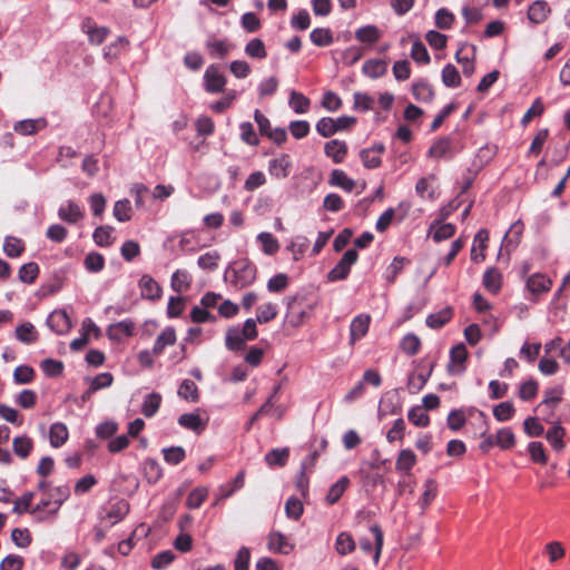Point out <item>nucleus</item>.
Segmentation results:
<instances>
[{
  "label": "nucleus",
  "instance_id": "nucleus-1",
  "mask_svg": "<svg viewBox=\"0 0 570 570\" xmlns=\"http://www.w3.org/2000/svg\"><path fill=\"white\" fill-rule=\"evenodd\" d=\"M225 279L237 289L252 285L256 279V267L248 262L236 263L225 273Z\"/></svg>",
  "mask_w": 570,
  "mask_h": 570
},
{
  "label": "nucleus",
  "instance_id": "nucleus-2",
  "mask_svg": "<svg viewBox=\"0 0 570 570\" xmlns=\"http://www.w3.org/2000/svg\"><path fill=\"white\" fill-rule=\"evenodd\" d=\"M356 122L354 117L342 116L337 119L323 117L316 124V131L323 137H331L338 131L351 128Z\"/></svg>",
  "mask_w": 570,
  "mask_h": 570
},
{
  "label": "nucleus",
  "instance_id": "nucleus-3",
  "mask_svg": "<svg viewBox=\"0 0 570 570\" xmlns=\"http://www.w3.org/2000/svg\"><path fill=\"white\" fill-rule=\"evenodd\" d=\"M358 254L355 249H347L340 262L328 272L327 279L336 282L345 279L351 271V266L356 263Z\"/></svg>",
  "mask_w": 570,
  "mask_h": 570
},
{
  "label": "nucleus",
  "instance_id": "nucleus-4",
  "mask_svg": "<svg viewBox=\"0 0 570 570\" xmlns=\"http://www.w3.org/2000/svg\"><path fill=\"white\" fill-rule=\"evenodd\" d=\"M47 325L56 334L63 335L70 331L71 321L65 309H56L48 316Z\"/></svg>",
  "mask_w": 570,
  "mask_h": 570
},
{
  "label": "nucleus",
  "instance_id": "nucleus-5",
  "mask_svg": "<svg viewBox=\"0 0 570 570\" xmlns=\"http://www.w3.org/2000/svg\"><path fill=\"white\" fill-rule=\"evenodd\" d=\"M205 88L208 92L216 94L224 90L226 78L219 72L218 67L210 65L204 73Z\"/></svg>",
  "mask_w": 570,
  "mask_h": 570
},
{
  "label": "nucleus",
  "instance_id": "nucleus-6",
  "mask_svg": "<svg viewBox=\"0 0 570 570\" xmlns=\"http://www.w3.org/2000/svg\"><path fill=\"white\" fill-rule=\"evenodd\" d=\"M468 357V351L464 344L460 343L453 346L450 351V363L448 371L452 374H461L464 372V363Z\"/></svg>",
  "mask_w": 570,
  "mask_h": 570
},
{
  "label": "nucleus",
  "instance_id": "nucleus-7",
  "mask_svg": "<svg viewBox=\"0 0 570 570\" xmlns=\"http://www.w3.org/2000/svg\"><path fill=\"white\" fill-rule=\"evenodd\" d=\"M267 548L275 553L288 554L293 551L294 544L279 531H272L268 534Z\"/></svg>",
  "mask_w": 570,
  "mask_h": 570
},
{
  "label": "nucleus",
  "instance_id": "nucleus-8",
  "mask_svg": "<svg viewBox=\"0 0 570 570\" xmlns=\"http://www.w3.org/2000/svg\"><path fill=\"white\" fill-rule=\"evenodd\" d=\"M139 287L142 298L157 301L161 296V287L150 275L145 274L141 276Z\"/></svg>",
  "mask_w": 570,
  "mask_h": 570
},
{
  "label": "nucleus",
  "instance_id": "nucleus-9",
  "mask_svg": "<svg viewBox=\"0 0 570 570\" xmlns=\"http://www.w3.org/2000/svg\"><path fill=\"white\" fill-rule=\"evenodd\" d=\"M324 154L331 158L333 163L341 164L347 155V145L345 141L332 139L324 146Z\"/></svg>",
  "mask_w": 570,
  "mask_h": 570
},
{
  "label": "nucleus",
  "instance_id": "nucleus-10",
  "mask_svg": "<svg viewBox=\"0 0 570 570\" xmlns=\"http://www.w3.org/2000/svg\"><path fill=\"white\" fill-rule=\"evenodd\" d=\"M134 322L129 320L120 321L118 323L109 325L107 328V335L112 341H121L125 337H129L134 334Z\"/></svg>",
  "mask_w": 570,
  "mask_h": 570
},
{
  "label": "nucleus",
  "instance_id": "nucleus-11",
  "mask_svg": "<svg viewBox=\"0 0 570 570\" xmlns=\"http://www.w3.org/2000/svg\"><path fill=\"white\" fill-rule=\"evenodd\" d=\"M58 216L61 220L68 224H76L82 219L83 213L73 200H68L58 209Z\"/></svg>",
  "mask_w": 570,
  "mask_h": 570
},
{
  "label": "nucleus",
  "instance_id": "nucleus-12",
  "mask_svg": "<svg viewBox=\"0 0 570 570\" xmlns=\"http://www.w3.org/2000/svg\"><path fill=\"white\" fill-rule=\"evenodd\" d=\"M551 9L546 1H534L528 10V19L534 24L544 22L550 13Z\"/></svg>",
  "mask_w": 570,
  "mask_h": 570
},
{
  "label": "nucleus",
  "instance_id": "nucleus-13",
  "mask_svg": "<svg viewBox=\"0 0 570 570\" xmlns=\"http://www.w3.org/2000/svg\"><path fill=\"white\" fill-rule=\"evenodd\" d=\"M371 317L370 315L362 314L353 318L351 325H350V332H351V344H354L355 341L363 337L370 327Z\"/></svg>",
  "mask_w": 570,
  "mask_h": 570
},
{
  "label": "nucleus",
  "instance_id": "nucleus-14",
  "mask_svg": "<svg viewBox=\"0 0 570 570\" xmlns=\"http://www.w3.org/2000/svg\"><path fill=\"white\" fill-rule=\"evenodd\" d=\"M291 160L288 155H281L269 161L268 171L273 177L285 178L289 174Z\"/></svg>",
  "mask_w": 570,
  "mask_h": 570
},
{
  "label": "nucleus",
  "instance_id": "nucleus-15",
  "mask_svg": "<svg viewBox=\"0 0 570 570\" xmlns=\"http://www.w3.org/2000/svg\"><path fill=\"white\" fill-rule=\"evenodd\" d=\"M82 28L92 45H101L109 35V29L107 27H98L90 19H87L83 22Z\"/></svg>",
  "mask_w": 570,
  "mask_h": 570
},
{
  "label": "nucleus",
  "instance_id": "nucleus-16",
  "mask_svg": "<svg viewBox=\"0 0 570 570\" xmlns=\"http://www.w3.org/2000/svg\"><path fill=\"white\" fill-rule=\"evenodd\" d=\"M489 240V232L487 229H480L474 236L473 246L471 249V259L474 262H482L485 258L484 248Z\"/></svg>",
  "mask_w": 570,
  "mask_h": 570
},
{
  "label": "nucleus",
  "instance_id": "nucleus-17",
  "mask_svg": "<svg viewBox=\"0 0 570 570\" xmlns=\"http://www.w3.org/2000/svg\"><path fill=\"white\" fill-rule=\"evenodd\" d=\"M176 342V333L173 327L165 328L156 338L153 346V354L160 355L166 346L174 345Z\"/></svg>",
  "mask_w": 570,
  "mask_h": 570
},
{
  "label": "nucleus",
  "instance_id": "nucleus-18",
  "mask_svg": "<svg viewBox=\"0 0 570 570\" xmlns=\"http://www.w3.org/2000/svg\"><path fill=\"white\" fill-rule=\"evenodd\" d=\"M551 287V281L543 274L537 273L527 279V288L532 294H541L548 292Z\"/></svg>",
  "mask_w": 570,
  "mask_h": 570
},
{
  "label": "nucleus",
  "instance_id": "nucleus-19",
  "mask_svg": "<svg viewBox=\"0 0 570 570\" xmlns=\"http://www.w3.org/2000/svg\"><path fill=\"white\" fill-rule=\"evenodd\" d=\"M382 32L374 24L364 26L355 31V38L363 43L373 45L380 40Z\"/></svg>",
  "mask_w": 570,
  "mask_h": 570
},
{
  "label": "nucleus",
  "instance_id": "nucleus-20",
  "mask_svg": "<svg viewBox=\"0 0 570 570\" xmlns=\"http://www.w3.org/2000/svg\"><path fill=\"white\" fill-rule=\"evenodd\" d=\"M245 482V472L239 471L235 479L227 484L219 487L216 501H222L229 498L236 490L242 489Z\"/></svg>",
  "mask_w": 570,
  "mask_h": 570
},
{
  "label": "nucleus",
  "instance_id": "nucleus-21",
  "mask_svg": "<svg viewBox=\"0 0 570 570\" xmlns=\"http://www.w3.org/2000/svg\"><path fill=\"white\" fill-rule=\"evenodd\" d=\"M191 285V276L187 271L177 269L173 276L170 286L176 293H183L189 289Z\"/></svg>",
  "mask_w": 570,
  "mask_h": 570
},
{
  "label": "nucleus",
  "instance_id": "nucleus-22",
  "mask_svg": "<svg viewBox=\"0 0 570 570\" xmlns=\"http://www.w3.org/2000/svg\"><path fill=\"white\" fill-rule=\"evenodd\" d=\"M430 233H432L435 242H442L451 238L455 233V226L450 223L438 222L430 226Z\"/></svg>",
  "mask_w": 570,
  "mask_h": 570
},
{
  "label": "nucleus",
  "instance_id": "nucleus-23",
  "mask_svg": "<svg viewBox=\"0 0 570 570\" xmlns=\"http://www.w3.org/2000/svg\"><path fill=\"white\" fill-rule=\"evenodd\" d=\"M433 371V364L429 367L426 372H415L409 375L407 380V389L412 393H416L424 387L426 382L429 381L431 373Z\"/></svg>",
  "mask_w": 570,
  "mask_h": 570
},
{
  "label": "nucleus",
  "instance_id": "nucleus-24",
  "mask_svg": "<svg viewBox=\"0 0 570 570\" xmlns=\"http://www.w3.org/2000/svg\"><path fill=\"white\" fill-rule=\"evenodd\" d=\"M68 429L63 423L57 422L50 426L49 439L53 448L61 446L68 440Z\"/></svg>",
  "mask_w": 570,
  "mask_h": 570
},
{
  "label": "nucleus",
  "instance_id": "nucleus-25",
  "mask_svg": "<svg viewBox=\"0 0 570 570\" xmlns=\"http://www.w3.org/2000/svg\"><path fill=\"white\" fill-rule=\"evenodd\" d=\"M564 435L566 430L560 424H556L547 431L546 439L557 452H561L564 449Z\"/></svg>",
  "mask_w": 570,
  "mask_h": 570
},
{
  "label": "nucleus",
  "instance_id": "nucleus-26",
  "mask_svg": "<svg viewBox=\"0 0 570 570\" xmlns=\"http://www.w3.org/2000/svg\"><path fill=\"white\" fill-rule=\"evenodd\" d=\"M387 63L380 59H370L363 65V72L370 78H379L386 73Z\"/></svg>",
  "mask_w": 570,
  "mask_h": 570
},
{
  "label": "nucleus",
  "instance_id": "nucleus-27",
  "mask_svg": "<svg viewBox=\"0 0 570 570\" xmlns=\"http://www.w3.org/2000/svg\"><path fill=\"white\" fill-rule=\"evenodd\" d=\"M415 453L410 449H405L400 451L395 462V469L400 472L409 473L411 469L415 465Z\"/></svg>",
  "mask_w": 570,
  "mask_h": 570
},
{
  "label": "nucleus",
  "instance_id": "nucleus-28",
  "mask_svg": "<svg viewBox=\"0 0 570 570\" xmlns=\"http://www.w3.org/2000/svg\"><path fill=\"white\" fill-rule=\"evenodd\" d=\"M246 338L242 335L239 327H229L226 332L225 344L230 351H238L245 347Z\"/></svg>",
  "mask_w": 570,
  "mask_h": 570
},
{
  "label": "nucleus",
  "instance_id": "nucleus-29",
  "mask_svg": "<svg viewBox=\"0 0 570 570\" xmlns=\"http://www.w3.org/2000/svg\"><path fill=\"white\" fill-rule=\"evenodd\" d=\"M179 425L194 432H200L205 429L206 424L197 413H185L178 419Z\"/></svg>",
  "mask_w": 570,
  "mask_h": 570
},
{
  "label": "nucleus",
  "instance_id": "nucleus-30",
  "mask_svg": "<svg viewBox=\"0 0 570 570\" xmlns=\"http://www.w3.org/2000/svg\"><path fill=\"white\" fill-rule=\"evenodd\" d=\"M502 275L497 268H489L483 275V286L491 293H498L501 288Z\"/></svg>",
  "mask_w": 570,
  "mask_h": 570
},
{
  "label": "nucleus",
  "instance_id": "nucleus-31",
  "mask_svg": "<svg viewBox=\"0 0 570 570\" xmlns=\"http://www.w3.org/2000/svg\"><path fill=\"white\" fill-rule=\"evenodd\" d=\"M160 404H161V395L156 392L149 393L142 402L141 413L146 417H151L157 413V411L160 407Z\"/></svg>",
  "mask_w": 570,
  "mask_h": 570
},
{
  "label": "nucleus",
  "instance_id": "nucleus-32",
  "mask_svg": "<svg viewBox=\"0 0 570 570\" xmlns=\"http://www.w3.org/2000/svg\"><path fill=\"white\" fill-rule=\"evenodd\" d=\"M348 485H350V479L346 475L342 476L336 483H334L330 488L327 495H326L327 503L328 504L336 503L341 499L343 493L346 491Z\"/></svg>",
  "mask_w": 570,
  "mask_h": 570
},
{
  "label": "nucleus",
  "instance_id": "nucleus-33",
  "mask_svg": "<svg viewBox=\"0 0 570 570\" xmlns=\"http://www.w3.org/2000/svg\"><path fill=\"white\" fill-rule=\"evenodd\" d=\"M12 449L18 456L26 459L33 449V442L27 435L16 436L12 441Z\"/></svg>",
  "mask_w": 570,
  "mask_h": 570
},
{
  "label": "nucleus",
  "instance_id": "nucleus-34",
  "mask_svg": "<svg viewBox=\"0 0 570 570\" xmlns=\"http://www.w3.org/2000/svg\"><path fill=\"white\" fill-rule=\"evenodd\" d=\"M330 184L333 186L341 187L346 191H352L355 187V181L348 178L347 175L341 169L332 170Z\"/></svg>",
  "mask_w": 570,
  "mask_h": 570
},
{
  "label": "nucleus",
  "instance_id": "nucleus-35",
  "mask_svg": "<svg viewBox=\"0 0 570 570\" xmlns=\"http://www.w3.org/2000/svg\"><path fill=\"white\" fill-rule=\"evenodd\" d=\"M16 337L22 343L31 344L38 340V334L35 326L26 322L16 328Z\"/></svg>",
  "mask_w": 570,
  "mask_h": 570
},
{
  "label": "nucleus",
  "instance_id": "nucleus-36",
  "mask_svg": "<svg viewBox=\"0 0 570 570\" xmlns=\"http://www.w3.org/2000/svg\"><path fill=\"white\" fill-rule=\"evenodd\" d=\"M46 121L43 119H26L18 121L14 125V131L20 135H32L36 134L40 127H43Z\"/></svg>",
  "mask_w": 570,
  "mask_h": 570
},
{
  "label": "nucleus",
  "instance_id": "nucleus-37",
  "mask_svg": "<svg viewBox=\"0 0 570 570\" xmlns=\"http://www.w3.org/2000/svg\"><path fill=\"white\" fill-rule=\"evenodd\" d=\"M412 94L416 100L422 102H430L434 98L432 87L425 81L413 83Z\"/></svg>",
  "mask_w": 570,
  "mask_h": 570
},
{
  "label": "nucleus",
  "instance_id": "nucleus-38",
  "mask_svg": "<svg viewBox=\"0 0 570 570\" xmlns=\"http://www.w3.org/2000/svg\"><path fill=\"white\" fill-rule=\"evenodd\" d=\"M289 458L288 448L273 449L265 455V461L268 465L284 466Z\"/></svg>",
  "mask_w": 570,
  "mask_h": 570
},
{
  "label": "nucleus",
  "instance_id": "nucleus-39",
  "mask_svg": "<svg viewBox=\"0 0 570 570\" xmlns=\"http://www.w3.org/2000/svg\"><path fill=\"white\" fill-rule=\"evenodd\" d=\"M128 45L129 41L126 37H118L114 42L104 49V57L108 60H114L119 57L120 52L125 50Z\"/></svg>",
  "mask_w": 570,
  "mask_h": 570
},
{
  "label": "nucleus",
  "instance_id": "nucleus-40",
  "mask_svg": "<svg viewBox=\"0 0 570 570\" xmlns=\"http://www.w3.org/2000/svg\"><path fill=\"white\" fill-rule=\"evenodd\" d=\"M335 549L342 556L353 552L355 549L353 537L347 532H341L336 538Z\"/></svg>",
  "mask_w": 570,
  "mask_h": 570
},
{
  "label": "nucleus",
  "instance_id": "nucleus-41",
  "mask_svg": "<svg viewBox=\"0 0 570 570\" xmlns=\"http://www.w3.org/2000/svg\"><path fill=\"white\" fill-rule=\"evenodd\" d=\"M442 82L449 88H456L461 85V77L455 66L448 63L443 68Z\"/></svg>",
  "mask_w": 570,
  "mask_h": 570
},
{
  "label": "nucleus",
  "instance_id": "nucleus-42",
  "mask_svg": "<svg viewBox=\"0 0 570 570\" xmlns=\"http://www.w3.org/2000/svg\"><path fill=\"white\" fill-rule=\"evenodd\" d=\"M311 41L318 47H327L333 43V35L327 28H316L309 35Z\"/></svg>",
  "mask_w": 570,
  "mask_h": 570
},
{
  "label": "nucleus",
  "instance_id": "nucleus-43",
  "mask_svg": "<svg viewBox=\"0 0 570 570\" xmlns=\"http://www.w3.org/2000/svg\"><path fill=\"white\" fill-rule=\"evenodd\" d=\"M178 395L187 401L197 402L199 393L196 383L191 380H184L178 389Z\"/></svg>",
  "mask_w": 570,
  "mask_h": 570
},
{
  "label": "nucleus",
  "instance_id": "nucleus-44",
  "mask_svg": "<svg viewBox=\"0 0 570 570\" xmlns=\"http://www.w3.org/2000/svg\"><path fill=\"white\" fill-rule=\"evenodd\" d=\"M112 214L118 222H128L131 218L132 209L128 199L117 200Z\"/></svg>",
  "mask_w": 570,
  "mask_h": 570
},
{
  "label": "nucleus",
  "instance_id": "nucleus-45",
  "mask_svg": "<svg viewBox=\"0 0 570 570\" xmlns=\"http://www.w3.org/2000/svg\"><path fill=\"white\" fill-rule=\"evenodd\" d=\"M3 250L9 257H18L24 250V244L20 238L8 236L3 243Z\"/></svg>",
  "mask_w": 570,
  "mask_h": 570
},
{
  "label": "nucleus",
  "instance_id": "nucleus-46",
  "mask_svg": "<svg viewBox=\"0 0 570 570\" xmlns=\"http://www.w3.org/2000/svg\"><path fill=\"white\" fill-rule=\"evenodd\" d=\"M495 443L502 450H509L515 444L514 433L510 428L500 429L495 435Z\"/></svg>",
  "mask_w": 570,
  "mask_h": 570
},
{
  "label": "nucleus",
  "instance_id": "nucleus-47",
  "mask_svg": "<svg viewBox=\"0 0 570 570\" xmlns=\"http://www.w3.org/2000/svg\"><path fill=\"white\" fill-rule=\"evenodd\" d=\"M245 53L250 58L256 59H264L267 56V51L265 48L264 42L258 39L254 38L252 39L246 46H245Z\"/></svg>",
  "mask_w": 570,
  "mask_h": 570
},
{
  "label": "nucleus",
  "instance_id": "nucleus-48",
  "mask_svg": "<svg viewBox=\"0 0 570 570\" xmlns=\"http://www.w3.org/2000/svg\"><path fill=\"white\" fill-rule=\"evenodd\" d=\"M451 308H444L438 313L430 314L426 317V325L431 328H440L451 320Z\"/></svg>",
  "mask_w": 570,
  "mask_h": 570
},
{
  "label": "nucleus",
  "instance_id": "nucleus-49",
  "mask_svg": "<svg viewBox=\"0 0 570 570\" xmlns=\"http://www.w3.org/2000/svg\"><path fill=\"white\" fill-rule=\"evenodd\" d=\"M144 473L150 483L157 482L163 475V469L159 463L154 459H147L144 462Z\"/></svg>",
  "mask_w": 570,
  "mask_h": 570
},
{
  "label": "nucleus",
  "instance_id": "nucleus-50",
  "mask_svg": "<svg viewBox=\"0 0 570 570\" xmlns=\"http://www.w3.org/2000/svg\"><path fill=\"white\" fill-rule=\"evenodd\" d=\"M311 101L303 94L293 90L291 92L289 106L296 114H305L309 108Z\"/></svg>",
  "mask_w": 570,
  "mask_h": 570
},
{
  "label": "nucleus",
  "instance_id": "nucleus-51",
  "mask_svg": "<svg viewBox=\"0 0 570 570\" xmlns=\"http://www.w3.org/2000/svg\"><path fill=\"white\" fill-rule=\"evenodd\" d=\"M257 240L262 244L263 250L267 255H274L279 249L278 240L271 233H259Z\"/></svg>",
  "mask_w": 570,
  "mask_h": 570
},
{
  "label": "nucleus",
  "instance_id": "nucleus-52",
  "mask_svg": "<svg viewBox=\"0 0 570 570\" xmlns=\"http://www.w3.org/2000/svg\"><path fill=\"white\" fill-rule=\"evenodd\" d=\"M277 316V306L273 303H266L257 307L256 321L261 324L268 323Z\"/></svg>",
  "mask_w": 570,
  "mask_h": 570
},
{
  "label": "nucleus",
  "instance_id": "nucleus-53",
  "mask_svg": "<svg viewBox=\"0 0 570 570\" xmlns=\"http://www.w3.org/2000/svg\"><path fill=\"white\" fill-rule=\"evenodd\" d=\"M208 495V489L199 487L194 489L187 497L186 505L189 509H198Z\"/></svg>",
  "mask_w": 570,
  "mask_h": 570
},
{
  "label": "nucleus",
  "instance_id": "nucleus-54",
  "mask_svg": "<svg viewBox=\"0 0 570 570\" xmlns=\"http://www.w3.org/2000/svg\"><path fill=\"white\" fill-rule=\"evenodd\" d=\"M424 487H425V490L419 501V504L421 505L422 511L426 510V508L430 505V503L436 497V491H438L436 483L432 479L426 480Z\"/></svg>",
  "mask_w": 570,
  "mask_h": 570
},
{
  "label": "nucleus",
  "instance_id": "nucleus-55",
  "mask_svg": "<svg viewBox=\"0 0 570 570\" xmlns=\"http://www.w3.org/2000/svg\"><path fill=\"white\" fill-rule=\"evenodd\" d=\"M39 274V266L33 263L23 264L19 269V279L26 284H32Z\"/></svg>",
  "mask_w": 570,
  "mask_h": 570
},
{
  "label": "nucleus",
  "instance_id": "nucleus-56",
  "mask_svg": "<svg viewBox=\"0 0 570 570\" xmlns=\"http://www.w3.org/2000/svg\"><path fill=\"white\" fill-rule=\"evenodd\" d=\"M406 264H409L407 258L401 256L394 257L393 262L387 267L386 281L389 283H394L397 275L403 271Z\"/></svg>",
  "mask_w": 570,
  "mask_h": 570
},
{
  "label": "nucleus",
  "instance_id": "nucleus-57",
  "mask_svg": "<svg viewBox=\"0 0 570 570\" xmlns=\"http://www.w3.org/2000/svg\"><path fill=\"white\" fill-rule=\"evenodd\" d=\"M219 258L220 255L218 254V252H207L198 257L197 264L202 269L214 271L218 266Z\"/></svg>",
  "mask_w": 570,
  "mask_h": 570
},
{
  "label": "nucleus",
  "instance_id": "nucleus-58",
  "mask_svg": "<svg viewBox=\"0 0 570 570\" xmlns=\"http://www.w3.org/2000/svg\"><path fill=\"white\" fill-rule=\"evenodd\" d=\"M401 350L407 355H415L421 346V341L415 334H406L401 341Z\"/></svg>",
  "mask_w": 570,
  "mask_h": 570
},
{
  "label": "nucleus",
  "instance_id": "nucleus-59",
  "mask_svg": "<svg viewBox=\"0 0 570 570\" xmlns=\"http://www.w3.org/2000/svg\"><path fill=\"white\" fill-rule=\"evenodd\" d=\"M515 410L511 402H501L493 407V415L499 422L510 420Z\"/></svg>",
  "mask_w": 570,
  "mask_h": 570
},
{
  "label": "nucleus",
  "instance_id": "nucleus-60",
  "mask_svg": "<svg viewBox=\"0 0 570 570\" xmlns=\"http://www.w3.org/2000/svg\"><path fill=\"white\" fill-rule=\"evenodd\" d=\"M42 371L45 374L49 377H57L62 374L63 371V364L60 361L52 360V358H46L40 364Z\"/></svg>",
  "mask_w": 570,
  "mask_h": 570
},
{
  "label": "nucleus",
  "instance_id": "nucleus-61",
  "mask_svg": "<svg viewBox=\"0 0 570 570\" xmlns=\"http://www.w3.org/2000/svg\"><path fill=\"white\" fill-rule=\"evenodd\" d=\"M407 417L410 422L420 428H425L430 423V417L421 406L412 407L409 411Z\"/></svg>",
  "mask_w": 570,
  "mask_h": 570
},
{
  "label": "nucleus",
  "instance_id": "nucleus-62",
  "mask_svg": "<svg viewBox=\"0 0 570 570\" xmlns=\"http://www.w3.org/2000/svg\"><path fill=\"white\" fill-rule=\"evenodd\" d=\"M164 460L168 464H179L186 456L185 450L181 446H170L163 450Z\"/></svg>",
  "mask_w": 570,
  "mask_h": 570
},
{
  "label": "nucleus",
  "instance_id": "nucleus-63",
  "mask_svg": "<svg viewBox=\"0 0 570 570\" xmlns=\"http://www.w3.org/2000/svg\"><path fill=\"white\" fill-rule=\"evenodd\" d=\"M562 387L560 386H554V387H551V389H548L546 392H544V397L542 400V402L539 404V407L543 406V405H548V406H551V407H554L557 406L562 397Z\"/></svg>",
  "mask_w": 570,
  "mask_h": 570
},
{
  "label": "nucleus",
  "instance_id": "nucleus-64",
  "mask_svg": "<svg viewBox=\"0 0 570 570\" xmlns=\"http://www.w3.org/2000/svg\"><path fill=\"white\" fill-rule=\"evenodd\" d=\"M35 377V370L28 365H20L13 372V380L18 384H28Z\"/></svg>",
  "mask_w": 570,
  "mask_h": 570
}]
</instances>
